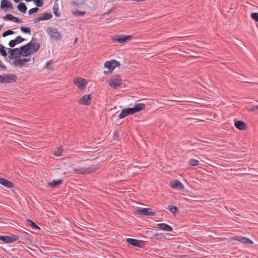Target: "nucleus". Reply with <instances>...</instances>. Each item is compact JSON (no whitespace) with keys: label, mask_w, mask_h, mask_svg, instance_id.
Wrapping results in <instances>:
<instances>
[{"label":"nucleus","mask_w":258,"mask_h":258,"mask_svg":"<svg viewBox=\"0 0 258 258\" xmlns=\"http://www.w3.org/2000/svg\"><path fill=\"white\" fill-rule=\"evenodd\" d=\"M5 49V47L2 44H0V53H1V54L4 56H6L7 55V53Z\"/></svg>","instance_id":"obj_29"},{"label":"nucleus","mask_w":258,"mask_h":258,"mask_svg":"<svg viewBox=\"0 0 258 258\" xmlns=\"http://www.w3.org/2000/svg\"><path fill=\"white\" fill-rule=\"evenodd\" d=\"M47 32L49 34L51 39L54 40H60L61 38V35L58 32L57 29L53 28H48L47 29Z\"/></svg>","instance_id":"obj_5"},{"label":"nucleus","mask_w":258,"mask_h":258,"mask_svg":"<svg viewBox=\"0 0 258 258\" xmlns=\"http://www.w3.org/2000/svg\"><path fill=\"white\" fill-rule=\"evenodd\" d=\"M38 10H39V9L38 8H34L30 9L28 11V13L30 15H32L35 13L37 12Z\"/></svg>","instance_id":"obj_37"},{"label":"nucleus","mask_w":258,"mask_h":258,"mask_svg":"<svg viewBox=\"0 0 258 258\" xmlns=\"http://www.w3.org/2000/svg\"><path fill=\"white\" fill-rule=\"evenodd\" d=\"M25 40V39L22 37L18 36L15 39L11 40L9 43V45L11 47H14L16 44H19Z\"/></svg>","instance_id":"obj_16"},{"label":"nucleus","mask_w":258,"mask_h":258,"mask_svg":"<svg viewBox=\"0 0 258 258\" xmlns=\"http://www.w3.org/2000/svg\"><path fill=\"white\" fill-rule=\"evenodd\" d=\"M16 76L12 74H4L3 83H9L16 81Z\"/></svg>","instance_id":"obj_13"},{"label":"nucleus","mask_w":258,"mask_h":258,"mask_svg":"<svg viewBox=\"0 0 258 258\" xmlns=\"http://www.w3.org/2000/svg\"><path fill=\"white\" fill-rule=\"evenodd\" d=\"M26 224L28 226H31L34 229H40V228L35 223L30 220H27Z\"/></svg>","instance_id":"obj_24"},{"label":"nucleus","mask_w":258,"mask_h":258,"mask_svg":"<svg viewBox=\"0 0 258 258\" xmlns=\"http://www.w3.org/2000/svg\"><path fill=\"white\" fill-rule=\"evenodd\" d=\"M251 17L256 22H258V13H251Z\"/></svg>","instance_id":"obj_33"},{"label":"nucleus","mask_w":258,"mask_h":258,"mask_svg":"<svg viewBox=\"0 0 258 258\" xmlns=\"http://www.w3.org/2000/svg\"><path fill=\"white\" fill-rule=\"evenodd\" d=\"M168 209L173 214H175L178 211V208L175 206H169Z\"/></svg>","instance_id":"obj_30"},{"label":"nucleus","mask_w":258,"mask_h":258,"mask_svg":"<svg viewBox=\"0 0 258 258\" xmlns=\"http://www.w3.org/2000/svg\"><path fill=\"white\" fill-rule=\"evenodd\" d=\"M62 183V180H53L48 183L47 187H55Z\"/></svg>","instance_id":"obj_22"},{"label":"nucleus","mask_w":258,"mask_h":258,"mask_svg":"<svg viewBox=\"0 0 258 258\" xmlns=\"http://www.w3.org/2000/svg\"><path fill=\"white\" fill-rule=\"evenodd\" d=\"M126 241L129 244H130L133 246L139 247H141V242L138 240H137L135 239H132V238H127L126 239Z\"/></svg>","instance_id":"obj_20"},{"label":"nucleus","mask_w":258,"mask_h":258,"mask_svg":"<svg viewBox=\"0 0 258 258\" xmlns=\"http://www.w3.org/2000/svg\"><path fill=\"white\" fill-rule=\"evenodd\" d=\"M63 152V148L62 147H59L57 148V151H55L53 153L54 155L56 156H60Z\"/></svg>","instance_id":"obj_28"},{"label":"nucleus","mask_w":258,"mask_h":258,"mask_svg":"<svg viewBox=\"0 0 258 258\" xmlns=\"http://www.w3.org/2000/svg\"><path fill=\"white\" fill-rule=\"evenodd\" d=\"M235 126L236 128L241 130H244L246 127V124L241 120L236 121L235 122Z\"/></svg>","instance_id":"obj_21"},{"label":"nucleus","mask_w":258,"mask_h":258,"mask_svg":"<svg viewBox=\"0 0 258 258\" xmlns=\"http://www.w3.org/2000/svg\"><path fill=\"white\" fill-rule=\"evenodd\" d=\"M52 18V15L50 13H46L45 14H42V15L39 17H38L37 19H36L34 21L35 22H39L40 21L42 20H46L50 19Z\"/></svg>","instance_id":"obj_18"},{"label":"nucleus","mask_w":258,"mask_h":258,"mask_svg":"<svg viewBox=\"0 0 258 258\" xmlns=\"http://www.w3.org/2000/svg\"><path fill=\"white\" fill-rule=\"evenodd\" d=\"M17 8L18 10L22 13H25L27 9L25 4L23 3H20L18 5Z\"/></svg>","instance_id":"obj_25"},{"label":"nucleus","mask_w":258,"mask_h":258,"mask_svg":"<svg viewBox=\"0 0 258 258\" xmlns=\"http://www.w3.org/2000/svg\"><path fill=\"white\" fill-rule=\"evenodd\" d=\"M77 41V38H76L75 40V42H76Z\"/></svg>","instance_id":"obj_47"},{"label":"nucleus","mask_w":258,"mask_h":258,"mask_svg":"<svg viewBox=\"0 0 258 258\" xmlns=\"http://www.w3.org/2000/svg\"><path fill=\"white\" fill-rule=\"evenodd\" d=\"M26 240L27 241L29 242V243H30V244H31L32 245H33V244H34V241H33L32 239H29V238H26Z\"/></svg>","instance_id":"obj_42"},{"label":"nucleus","mask_w":258,"mask_h":258,"mask_svg":"<svg viewBox=\"0 0 258 258\" xmlns=\"http://www.w3.org/2000/svg\"><path fill=\"white\" fill-rule=\"evenodd\" d=\"M14 33V32L12 30H9L6 31L5 32H4L3 34V36L4 37H6L8 35L13 34Z\"/></svg>","instance_id":"obj_36"},{"label":"nucleus","mask_w":258,"mask_h":258,"mask_svg":"<svg viewBox=\"0 0 258 258\" xmlns=\"http://www.w3.org/2000/svg\"><path fill=\"white\" fill-rule=\"evenodd\" d=\"M1 8L4 9L5 11H7V9H13V5L9 0H2L1 3Z\"/></svg>","instance_id":"obj_12"},{"label":"nucleus","mask_w":258,"mask_h":258,"mask_svg":"<svg viewBox=\"0 0 258 258\" xmlns=\"http://www.w3.org/2000/svg\"><path fill=\"white\" fill-rule=\"evenodd\" d=\"M4 74L0 75V83H3Z\"/></svg>","instance_id":"obj_44"},{"label":"nucleus","mask_w":258,"mask_h":258,"mask_svg":"<svg viewBox=\"0 0 258 258\" xmlns=\"http://www.w3.org/2000/svg\"><path fill=\"white\" fill-rule=\"evenodd\" d=\"M21 31L24 32V33H30L31 32V29L29 27H22L21 28Z\"/></svg>","instance_id":"obj_31"},{"label":"nucleus","mask_w":258,"mask_h":258,"mask_svg":"<svg viewBox=\"0 0 258 258\" xmlns=\"http://www.w3.org/2000/svg\"><path fill=\"white\" fill-rule=\"evenodd\" d=\"M53 12L56 17L60 16V14L57 12L58 7L54 6L53 8Z\"/></svg>","instance_id":"obj_39"},{"label":"nucleus","mask_w":258,"mask_h":258,"mask_svg":"<svg viewBox=\"0 0 258 258\" xmlns=\"http://www.w3.org/2000/svg\"><path fill=\"white\" fill-rule=\"evenodd\" d=\"M232 240H236L244 244H251L253 243V241L249 239L241 236H237L232 238Z\"/></svg>","instance_id":"obj_15"},{"label":"nucleus","mask_w":258,"mask_h":258,"mask_svg":"<svg viewBox=\"0 0 258 258\" xmlns=\"http://www.w3.org/2000/svg\"><path fill=\"white\" fill-rule=\"evenodd\" d=\"M9 53V58L10 59H15L20 58L22 55L23 51L20 48L8 49Z\"/></svg>","instance_id":"obj_4"},{"label":"nucleus","mask_w":258,"mask_h":258,"mask_svg":"<svg viewBox=\"0 0 258 258\" xmlns=\"http://www.w3.org/2000/svg\"><path fill=\"white\" fill-rule=\"evenodd\" d=\"M26 2H31V1H34V0H25Z\"/></svg>","instance_id":"obj_46"},{"label":"nucleus","mask_w":258,"mask_h":258,"mask_svg":"<svg viewBox=\"0 0 258 258\" xmlns=\"http://www.w3.org/2000/svg\"><path fill=\"white\" fill-rule=\"evenodd\" d=\"M4 19H6L8 20L13 21L14 19V16H13L11 14H8L5 16V17H4Z\"/></svg>","instance_id":"obj_35"},{"label":"nucleus","mask_w":258,"mask_h":258,"mask_svg":"<svg viewBox=\"0 0 258 258\" xmlns=\"http://www.w3.org/2000/svg\"><path fill=\"white\" fill-rule=\"evenodd\" d=\"M258 109V105H254V106H252L250 108H249L248 109V110L250 111H254L256 109Z\"/></svg>","instance_id":"obj_40"},{"label":"nucleus","mask_w":258,"mask_h":258,"mask_svg":"<svg viewBox=\"0 0 258 258\" xmlns=\"http://www.w3.org/2000/svg\"><path fill=\"white\" fill-rule=\"evenodd\" d=\"M3 27V26L0 25V29Z\"/></svg>","instance_id":"obj_48"},{"label":"nucleus","mask_w":258,"mask_h":258,"mask_svg":"<svg viewBox=\"0 0 258 258\" xmlns=\"http://www.w3.org/2000/svg\"><path fill=\"white\" fill-rule=\"evenodd\" d=\"M13 21L15 22L19 23V22H21V20L19 19H18V18L14 17Z\"/></svg>","instance_id":"obj_43"},{"label":"nucleus","mask_w":258,"mask_h":258,"mask_svg":"<svg viewBox=\"0 0 258 258\" xmlns=\"http://www.w3.org/2000/svg\"><path fill=\"white\" fill-rule=\"evenodd\" d=\"M97 169V167H94V166H91L89 167H83L78 169L71 167L70 172L74 174H87L94 172Z\"/></svg>","instance_id":"obj_3"},{"label":"nucleus","mask_w":258,"mask_h":258,"mask_svg":"<svg viewBox=\"0 0 258 258\" xmlns=\"http://www.w3.org/2000/svg\"><path fill=\"white\" fill-rule=\"evenodd\" d=\"M90 95L83 96L80 100L79 103L83 105H89L90 104Z\"/></svg>","instance_id":"obj_19"},{"label":"nucleus","mask_w":258,"mask_h":258,"mask_svg":"<svg viewBox=\"0 0 258 258\" xmlns=\"http://www.w3.org/2000/svg\"><path fill=\"white\" fill-rule=\"evenodd\" d=\"M132 36L130 35H118L116 37H112L113 40H116L120 43H124L127 41L130 40Z\"/></svg>","instance_id":"obj_8"},{"label":"nucleus","mask_w":258,"mask_h":258,"mask_svg":"<svg viewBox=\"0 0 258 258\" xmlns=\"http://www.w3.org/2000/svg\"><path fill=\"white\" fill-rule=\"evenodd\" d=\"M0 184L8 188L14 187V183L7 179L0 178Z\"/></svg>","instance_id":"obj_17"},{"label":"nucleus","mask_w":258,"mask_h":258,"mask_svg":"<svg viewBox=\"0 0 258 258\" xmlns=\"http://www.w3.org/2000/svg\"><path fill=\"white\" fill-rule=\"evenodd\" d=\"M75 85L80 90H83L85 88L87 85V81L85 79L81 78H78L74 81Z\"/></svg>","instance_id":"obj_7"},{"label":"nucleus","mask_w":258,"mask_h":258,"mask_svg":"<svg viewBox=\"0 0 258 258\" xmlns=\"http://www.w3.org/2000/svg\"><path fill=\"white\" fill-rule=\"evenodd\" d=\"M72 13L76 16H82L85 14V12L79 10H73L72 11Z\"/></svg>","instance_id":"obj_26"},{"label":"nucleus","mask_w":258,"mask_h":258,"mask_svg":"<svg viewBox=\"0 0 258 258\" xmlns=\"http://www.w3.org/2000/svg\"><path fill=\"white\" fill-rule=\"evenodd\" d=\"M120 65L119 62L116 60H112L111 61H107L105 63V67L108 68L110 70H113L115 67Z\"/></svg>","instance_id":"obj_11"},{"label":"nucleus","mask_w":258,"mask_h":258,"mask_svg":"<svg viewBox=\"0 0 258 258\" xmlns=\"http://www.w3.org/2000/svg\"><path fill=\"white\" fill-rule=\"evenodd\" d=\"M40 47V44L36 42V39L32 38L31 41L26 45L20 47L23 51L22 56H27L36 52Z\"/></svg>","instance_id":"obj_1"},{"label":"nucleus","mask_w":258,"mask_h":258,"mask_svg":"<svg viewBox=\"0 0 258 258\" xmlns=\"http://www.w3.org/2000/svg\"><path fill=\"white\" fill-rule=\"evenodd\" d=\"M34 3L37 7H41L43 5V0H34Z\"/></svg>","instance_id":"obj_34"},{"label":"nucleus","mask_w":258,"mask_h":258,"mask_svg":"<svg viewBox=\"0 0 258 258\" xmlns=\"http://www.w3.org/2000/svg\"><path fill=\"white\" fill-rule=\"evenodd\" d=\"M46 68L48 70H50L52 68V61H49L47 62L46 64Z\"/></svg>","instance_id":"obj_38"},{"label":"nucleus","mask_w":258,"mask_h":258,"mask_svg":"<svg viewBox=\"0 0 258 258\" xmlns=\"http://www.w3.org/2000/svg\"><path fill=\"white\" fill-rule=\"evenodd\" d=\"M138 213L142 215L154 216L155 213L150 208H144L138 210Z\"/></svg>","instance_id":"obj_10"},{"label":"nucleus","mask_w":258,"mask_h":258,"mask_svg":"<svg viewBox=\"0 0 258 258\" xmlns=\"http://www.w3.org/2000/svg\"><path fill=\"white\" fill-rule=\"evenodd\" d=\"M19 237L16 235L12 236H0V240L3 241L6 243H10L16 241Z\"/></svg>","instance_id":"obj_6"},{"label":"nucleus","mask_w":258,"mask_h":258,"mask_svg":"<svg viewBox=\"0 0 258 258\" xmlns=\"http://www.w3.org/2000/svg\"><path fill=\"white\" fill-rule=\"evenodd\" d=\"M121 79L117 77L110 79L108 82V84L110 86L116 88L120 86V85L121 84Z\"/></svg>","instance_id":"obj_9"},{"label":"nucleus","mask_w":258,"mask_h":258,"mask_svg":"<svg viewBox=\"0 0 258 258\" xmlns=\"http://www.w3.org/2000/svg\"><path fill=\"white\" fill-rule=\"evenodd\" d=\"M171 187L178 190H181L184 188L183 184L180 181L177 179H175L173 181L171 184Z\"/></svg>","instance_id":"obj_14"},{"label":"nucleus","mask_w":258,"mask_h":258,"mask_svg":"<svg viewBox=\"0 0 258 258\" xmlns=\"http://www.w3.org/2000/svg\"><path fill=\"white\" fill-rule=\"evenodd\" d=\"M158 226L160 229L164 231H171L172 230L171 226L164 223L158 224Z\"/></svg>","instance_id":"obj_23"},{"label":"nucleus","mask_w":258,"mask_h":258,"mask_svg":"<svg viewBox=\"0 0 258 258\" xmlns=\"http://www.w3.org/2000/svg\"><path fill=\"white\" fill-rule=\"evenodd\" d=\"M188 164L191 166H196L198 165L199 161L198 160L192 159L188 161Z\"/></svg>","instance_id":"obj_27"},{"label":"nucleus","mask_w":258,"mask_h":258,"mask_svg":"<svg viewBox=\"0 0 258 258\" xmlns=\"http://www.w3.org/2000/svg\"><path fill=\"white\" fill-rule=\"evenodd\" d=\"M22 0H14V1L16 3H18L20 1H21Z\"/></svg>","instance_id":"obj_45"},{"label":"nucleus","mask_w":258,"mask_h":258,"mask_svg":"<svg viewBox=\"0 0 258 258\" xmlns=\"http://www.w3.org/2000/svg\"><path fill=\"white\" fill-rule=\"evenodd\" d=\"M145 107V104L144 103H136L133 108H127L123 109L119 115L120 118H123L130 114H134L136 112L143 110Z\"/></svg>","instance_id":"obj_2"},{"label":"nucleus","mask_w":258,"mask_h":258,"mask_svg":"<svg viewBox=\"0 0 258 258\" xmlns=\"http://www.w3.org/2000/svg\"><path fill=\"white\" fill-rule=\"evenodd\" d=\"M14 63L16 66H19L20 67H23L24 66V63H23V62L22 61V60L20 59L16 60L14 62Z\"/></svg>","instance_id":"obj_32"},{"label":"nucleus","mask_w":258,"mask_h":258,"mask_svg":"<svg viewBox=\"0 0 258 258\" xmlns=\"http://www.w3.org/2000/svg\"><path fill=\"white\" fill-rule=\"evenodd\" d=\"M23 62V63H24V64H25V62H27L29 61H30V58L28 59V58H22V59H20Z\"/></svg>","instance_id":"obj_41"}]
</instances>
